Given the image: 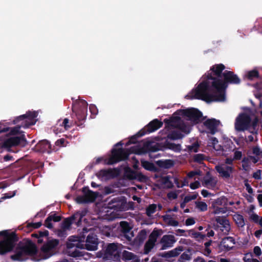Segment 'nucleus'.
Listing matches in <instances>:
<instances>
[{
    "instance_id": "55",
    "label": "nucleus",
    "mask_w": 262,
    "mask_h": 262,
    "mask_svg": "<svg viewBox=\"0 0 262 262\" xmlns=\"http://www.w3.org/2000/svg\"><path fill=\"white\" fill-rule=\"evenodd\" d=\"M89 110L91 114L93 116H96L98 113V110L95 104H90Z\"/></svg>"
},
{
    "instance_id": "8",
    "label": "nucleus",
    "mask_w": 262,
    "mask_h": 262,
    "mask_svg": "<svg viewBox=\"0 0 262 262\" xmlns=\"http://www.w3.org/2000/svg\"><path fill=\"white\" fill-rule=\"evenodd\" d=\"M177 112H179L178 114L186 117L188 120L194 123H198L201 122L203 117L202 113L195 108L179 110L176 112V113Z\"/></svg>"
},
{
    "instance_id": "1",
    "label": "nucleus",
    "mask_w": 262,
    "mask_h": 262,
    "mask_svg": "<svg viewBox=\"0 0 262 262\" xmlns=\"http://www.w3.org/2000/svg\"><path fill=\"white\" fill-rule=\"evenodd\" d=\"M209 78L213 79L211 87L218 93L217 94L210 93L211 86L209 82L204 81L201 82L196 89L192 90L193 96L187 95L190 99H201L207 102L212 101H224L226 99L225 90L229 84H239L241 79L233 72L225 71L223 73V80L221 78H213L211 75Z\"/></svg>"
},
{
    "instance_id": "24",
    "label": "nucleus",
    "mask_w": 262,
    "mask_h": 262,
    "mask_svg": "<svg viewBox=\"0 0 262 262\" xmlns=\"http://www.w3.org/2000/svg\"><path fill=\"white\" fill-rule=\"evenodd\" d=\"M163 125V122L157 119H155L150 121L146 126V128H144L147 133L155 132L161 127Z\"/></svg>"
},
{
    "instance_id": "50",
    "label": "nucleus",
    "mask_w": 262,
    "mask_h": 262,
    "mask_svg": "<svg viewBox=\"0 0 262 262\" xmlns=\"http://www.w3.org/2000/svg\"><path fill=\"white\" fill-rule=\"evenodd\" d=\"M147 177L143 174L141 172H138L137 171L136 175V179L140 182H145L147 180Z\"/></svg>"
},
{
    "instance_id": "61",
    "label": "nucleus",
    "mask_w": 262,
    "mask_h": 262,
    "mask_svg": "<svg viewBox=\"0 0 262 262\" xmlns=\"http://www.w3.org/2000/svg\"><path fill=\"white\" fill-rule=\"evenodd\" d=\"M199 146V145L198 143H194L191 146H189L188 149L191 151L196 152L198 151Z\"/></svg>"
},
{
    "instance_id": "9",
    "label": "nucleus",
    "mask_w": 262,
    "mask_h": 262,
    "mask_svg": "<svg viewBox=\"0 0 262 262\" xmlns=\"http://www.w3.org/2000/svg\"><path fill=\"white\" fill-rule=\"evenodd\" d=\"M84 216L80 211H77L71 216L66 218L61 223L60 227L61 228L69 230L72 224H75L77 226L81 224L82 219Z\"/></svg>"
},
{
    "instance_id": "12",
    "label": "nucleus",
    "mask_w": 262,
    "mask_h": 262,
    "mask_svg": "<svg viewBox=\"0 0 262 262\" xmlns=\"http://www.w3.org/2000/svg\"><path fill=\"white\" fill-rule=\"evenodd\" d=\"M59 243L58 239H52L48 240L43 245L41 248V251L45 255L46 258H48L54 254L52 250L59 245Z\"/></svg>"
},
{
    "instance_id": "46",
    "label": "nucleus",
    "mask_w": 262,
    "mask_h": 262,
    "mask_svg": "<svg viewBox=\"0 0 262 262\" xmlns=\"http://www.w3.org/2000/svg\"><path fill=\"white\" fill-rule=\"evenodd\" d=\"M196 207L201 211H205L207 210V205L205 202L196 201Z\"/></svg>"
},
{
    "instance_id": "4",
    "label": "nucleus",
    "mask_w": 262,
    "mask_h": 262,
    "mask_svg": "<svg viewBox=\"0 0 262 262\" xmlns=\"http://www.w3.org/2000/svg\"><path fill=\"white\" fill-rule=\"evenodd\" d=\"M37 252L36 245L30 242L27 245H18L15 249V253L11 256V258L13 260L25 261L29 256H33Z\"/></svg>"
},
{
    "instance_id": "2",
    "label": "nucleus",
    "mask_w": 262,
    "mask_h": 262,
    "mask_svg": "<svg viewBox=\"0 0 262 262\" xmlns=\"http://www.w3.org/2000/svg\"><path fill=\"white\" fill-rule=\"evenodd\" d=\"M159 149L158 145L157 144L153 145L150 143L145 144L143 147L135 145L126 149L122 148H113L111 156L105 160V163L107 165H113L127 160L130 154L142 155L148 152H156Z\"/></svg>"
},
{
    "instance_id": "59",
    "label": "nucleus",
    "mask_w": 262,
    "mask_h": 262,
    "mask_svg": "<svg viewBox=\"0 0 262 262\" xmlns=\"http://www.w3.org/2000/svg\"><path fill=\"white\" fill-rule=\"evenodd\" d=\"M197 196H198V194H194L192 195H187L185 196L184 199L185 200V201H186L187 203H188L189 202H190L192 200H195L196 199Z\"/></svg>"
},
{
    "instance_id": "32",
    "label": "nucleus",
    "mask_w": 262,
    "mask_h": 262,
    "mask_svg": "<svg viewBox=\"0 0 262 262\" xmlns=\"http://www.w3.org/2000/svg\"><path fill=\"white\" fill-rule=\"evenodd\" d=\"M157 165L161 168L169 169L174 165V162L172 160L167 159L164 160H159L157 162Z\"/></svg>"
},
{
    "instance_id": "25",
    "label": "nucleus",
    "mask_w": 262,
    "mask_h": 262,
    "mask_svg": "<svg viewBox=\"0 0 262 262\" xmlns=\"http://www.w3.org/2000/svg\"><path fill=\"white\" fill-rule=\"evenodd\" d=\"M215 169L221 176L225 178H229L233 171V167L229 166H216Z\"/></svg>"
},
{
    "instance_id": "49",
    "label": "nucleus",
    "mask_w": 262,
    "mask_h": 262,
    "mask_svg": "<svg viewBox=\"0 0 262 262\" xmlns=\"http://www.w3.org/2000/svg\"><path fill=\"white\" fill-rule=\"evenodd\" d=\"M49 216L50 217L51 221H53L54 222H58L61 220V216L60 215H57L55 212L52 211L51 212Z\"/></svg>"
},
{
    "instance_id": "58",
    "label": "nucleus",
    "mask_w": 262,
    "mask_h": 262,
    "mask_svg": "<svg viewBox=\"0 0 262 262\" xmlns=\"http://www.w3.org/2000/svg\"><path fill=\"white\" fill-rule=\"evenodd\" d=\"M244 185L248 192L250 194H252L253 192V190L251 185L249 184L248 180L246 179L244 180Z\"/></svg>"
},
{
    "instance_id": "16",
    "label": "nucleus",
    "mask_w": 262,
    "mask_h": 262,
    "mask_svg": "<svg viewBox=\"0 0 262 262\" xmlns=\"http://www.w3.org/2000/svg\"><path fill=\"white\" fill-rule=\"evenodd\" d=\"M119 228L121 232L120 235L124 237L127 241H131L132 237L134 236V234L131 231L132 228L128 223L126 221L121 222Z\"/></svg>"
},
{
    "instance_id": "29",
    "label": "nucleus",
    "mask_w": 262,
    "mask_h": 262,
    "mask_svg": "<svg viewBox=\"0 0 262 262\" xmlns=\"http://www.w3.org/2000/svg\"><path fill=\"white\" fill-rule=\"evenodd\" d=\"M192 250L188 248L186 251L183 253L179 257L178 262H189L192 258Z\"/></svg>"
},
{
    "instance_id": "7",
    "label": "nucleus",
    "mask_w": 262,
    "mask_h": 262,
    "mask_svg": "<svg viewBox=\"0 0 262 262\" xmlns=\"http://www.w3.org/2000/svg\"><path fill=\"white\" fill-rule=\"evenodd\" d=\"M99 257H102L104 260L118 259L119 254L117 244L115 243L108 244L105 249L99 252Z\"/></svg>"
},
{
    "instance_id": "51",
    "label": "nucleus",
    "mask_w": 262,
    "mask_h": 262,
    "mask_svg": "<svg viewBox=\"0 0 262 262\" xmlns=\"http://www.w3.org/2000/svg\"><path fill=\"white\" fill-rule=\"evenodd\" d=\"M162 182L164 184L167 185V187L168 188H171L173 186V183L170 181L169 178L168 176L162 178Z\"/></svg>"
},
{
    "instance_id": "54",
    "label": "nucleus",
    "mask_w": 262,
    "mask_h": 262,
    "mask_svg": "<svg viewBox=\"0 0 262 262\" xmlns=\"http://www.w3.org/2000/svg\"><path fill=\"white\" fill-rule=\"evenodd\" d=\"M212 208L214 209L213 212L214 214H219L220 213H225L227 211L226 207H220V206H217L216 207Z\"/></svg>"
},
{
    "instance_id": "45",
    "label": "nucleus",
    "mask_w": 262,
    "mask_h": 262,
    "mask_svg": "<svg viewBox=\"0 0 262 262\" xmlns=\"http://www.w3.org/2000/svg\"><path fill=\"white\" fill-rule=\"evenodd\" d=\"M156 244L152 243L149 241H147L144 245V254H148L155 247Z\"/></svg>"
},
{
    "instance_id": "38",
    "label": "nucleus",
    "mask_w": 262,
    "mask_h": 262,
    "mask_svg": "<svg viewBox=\"0 0 262 262\" xmlns=\"http://www.w3.org/2000/svg\"><path fill=\"white\" fill-rule=\"evenodd\" d=\"M137 171H134L130 168L126 169L124 172L125 177L129 180H134L136 179Z\"/></svg>"
},
{
    "instance_id": "17",
    "label": "nucleus",
    "mask_w": 262,
    "mask_h": 262,
    "mask_svg": "<svg viewBox=\"0 0 262 262\" xmlns=\"http://www.w3.org/2000/svg\"><path fill=\"white\" fill-rule=\"evenodd\" d=\"M98 239L94 233H90L85 239V248L89 251H94L97 249Z\"/></svg>"
},
{
    "instance_id": "11",
    "label": "nucleus",
    "mask_w": 262,
    "mask_h": 262,
    "mask_svg": "<svg viewBox=\"0 0 262 262\" xmlns=\"http://www.w3.org/2000/svg\"><path fill=\"white\" fill-rule=\"evenodd\" d=\"M27 140L25 135H21L20 136L12 137L6 139L3 143L4 147L10 148L13 146L20 145L24 146L26 145Z\"/></svg>"
},
{
    "instance_id": "21",
    "label": "nucleus",
    "mask_w": 262,
    "mask_h": 262,
    "mask_svg": "<svg viewBox=\"0 0 262 262\" xmlns=\"http://www.w3.org/2000/svg\"><path fill=\"white\" fill-rule=\"evenodd\" d=\"M220 121L214 118L208 119L204 122V126L209 130V132L214 135L217 132V127L219 125Z\"/></svg>"
},
{
    "instance_id": "35",
    "label": "nucleus",
    "mask_w": 262,
    "mask_h": 262,
    "mask_svg": "<svg viewBox=\"0 0 262 262\" xmlns=\"http://www.w3.org/2000/svg\"><path fill=\"white\" fill-rule=\"evenodd\" d=\"M147 237V232L145 229L141 230L135 238L136 241L139 244H142Z\"/></svg>"
},
{
    "instance_id": "34",
    "label": "nucleus",
    "mask_w": 262,
    "mask_h": 262,
    "mask_svg": "<svg viewBox=\"0 0 262 262\" xmlns=\"http://www.w3.org/2000/svg\"><path fill=\"white\" fill-rule=\"evenodd\" d=\"M227 198H226L225 196H222L217 198L216 200H215L214 201H213L211 204V206L212 207H216L217 206L222 205L226 206L227 205Z\"/></svg>"
},
{
    "instance_id": "52",
    "label": "nucleus",
    "mask_w": 262,
    "mask_h": 262,
    "mask_svg": "<svg viewBox=\"0 0 262 262\" xmlns=\"http://www.w3.org/2000/svg\"><path fill=\"white\" fill-rule=\"evenodd\" d=\"M205 160V156L202 154L194 155L193 156V160L194 162L201 163Z\"/></svg>"
},
{
    "instance_id": "37",
    "label": "nucleus",
    "mask_w": 262,
    "mask_h": 262,
    "mask_svg": "<svg viewBox=\"0 0 262 262\" xmlns=\"http://www.w3.org/2000/svg\"><path fill=\"white\" fill-rule=\"evenodd\" d=\"M233 219L238 227H243L245 226V221L242 215L239 214L234 215Z\"/></svg>"
},
{
    "instance_id": "43",
    "label": "nucleus",
    "mask_w": 262,
    "mask_h": 262,
    "mask_svg": "<svg viewBox=\"0 0 262 262\" xmlns=\"http://www.w3.org/2000/svg\"><path fill=\"white\" fill-rule=\"evenodd\" d=\"M179 125L177 128L180 129L181 132L186 134H188L190 132V127L186 125L182 120Z\"/></svg>"
},
{
    "instance_id": "23",
    "label": "nucleus",
    "mask_w": 262,
    "mask_h": 262,
    "mask_svg": "<svg viewBox=\"0 0 262 262\" xmlns=\"http://www.w3.org/2000/svg\"><path fill=\"white\" fill-rule=\"evenodd\" d=\"M119 170L117 169H101L97 173L98 178H115L118 175Z\"/></svg>"
},
{
    "instance_id": "64",
    "label": "nucleus",
    "mask_w": 262,
    "mask_h": 262,
    "mask_svg": "<svg viewBox=\"0 0 262 262\" xmlns=\"http://www.w3.org/2000/svg\"><path fill=\"white\" fill-rule=\"evenodd\" d=\"M253 178L256 180H260L261 179V170H257L256 172H254L253 174Z\"/></svg>"
},
{
    "instance_id": "15",
    "label": "nucleus",
    "mask_w": 262,
    "mask_h": 262,
    "mask_svg": "<svg viewBox=\"0 0 262 262\" xmlns=\"http://www.w3.org/2000/svg\"><path fill=\"white\" fill-rule=\"evenodd\" d=\"M225 69V66L222 64H215L210 68V73H208L207 75V80H211L213 81V79L210 78L209 75H211L213 78H221L223 77V71Z\"/></svg>"
},
{
    "instance_id": "13",
    "label": "nucleus",
    "mask_w": 262,
    "mask_h": 262,
    "mask_svg": "<svg viewBox=\"0 0 262 262\" xmlns=\"http://www.w3.org/2000/svg\"><path fill=\"white\" fill-rule=\"evenodd\" d=\"M176 242L177 239L174 235L166 234L161 237L159 243L157 245H161L160 250H164L173 247Z\"/></svg>"
},
{
    "instance_id": "26",
    "label": "nucleus",
    "mask_w": 262,
    "mask_h": 262,
    "mask_svg": "<svg viewBox=\"0 0 262 262\" xmlns=\"http://www.w3.org/2000/svg\"><path fill=\"white\" fill-rule=\"evenodd\" d=\"M228 243L234 245L235 244L234 238L231 236H227L223 238L220 243V246L223 247L224 250L226 251H229L232 250L233 247V246H230Z\"/></svg>"
},
{
    "instance_id": "42",
    "label": "nucleus",
    "mask_w": 262,
    "mask_h": 262,
    "mask_svg": "<svg viewBox=\"0 0 262 262\" xmlns=\"http://www.w3.org/2000/svg\"><path fill=\"white\" fill-rule=\"evenodd\" d=\"M190 233L191 234L192 236L197 239L198 241L204 239L206 237V235L203 232H195L193 230H190Z\"/></svg>"
},
{
    "instance_id": "39",
    "label": "nucleus",
    "mask_w": 262,
    "mask_h": 262,
    "mask_svg": "<svg viewBox=\"0 0 262 262\" xmlns=\"http://www.w3.org/2000/svg\"><path fill=\"white\" fill-rule=\"evenodd\" d=\"M142 165L144 168L151 171H156L157 168L155 165L150 162L145 161L142 162Z\"/></svg>"
},
{
    "instance_id": "56",
    "label": "nucleus",
    "mask_w": 262,
    "mask_h": 262,
    "mask_svg": "<svg viewBox=\"0 0 262 262\" xmlns=\"http://www.w3.org/2000/svg\"><path fill=\"white\" fill-rule=\"evenodd\" d=\"M67 230L61 228V229L57 230L56 234L59 237H65L67 236Z\"/></svg>"
},
{
    "instance_id": "22",
    "label": "nucleus",
    "mask_w": 262,
    "mask_h": 262,
    "mask_svg": "<svg viewBox=\"0 0 262 262\" xmlns=\"http://www.w3.org/2000/svg\"><path fill=\"white\" fill-rule=\"evenodd\" d=\"M181 121L182 119L179 116L172 117L164 120L165 127L170 128H177Z\"/></svg>"
},
{
    "instance_id": "63",
    "label": "nucleus",
    "mask_w": 262,
    "mask_h": 262,
    "mask_svg": "<svg viewBox=\"0 0 262 262\" xmlns=\"http://www.w3.org/2000/svg\"><path fill=\"white\" fill-rule=\"evenodd\" d=\"M200 186V183L196 181L193 183H191L190 184V187L192 189H195L198 188Z\"/></svg>"
},
{
    "instance_id": "6",
    "label": "nucleus",
    "mask_w": 262,
    "mask_h": 262,
    "mask_svg": "<svg viewBox=\"0 0 262 262\" xmlns=\"http://www.w3.org/2000/svg\"><path fill=\"white\" fill-rule=\"evenodd\" d=\"M37 117V114L35 112L29 111L26 114H24L16 117L13 120L14 124H17L21 121H23L20 125L17 126L13 128L11 133L13 135H16L19 133V129L21 127L28 128L35 124L34 119Z\"/></svg>"
},
{
    "instance_id": "47",
    "label": "nucleus",
    "mask_w": 262,
    "mask_h": 262,
    "mask_svg": "<svg viewBox=\"0 0 262 262\" xmlns=\"http://www.w3.org/2000/svg\"><path fill=\"white\" fill-rule=\"evenodd\" d=\"M42 225L41 222L37 223H29L26 225V228L28 230H31L33 229H38Z\"/></svg>"
},
{
    "instance_id": "31",
    "label": "nucleus",
    "mask_w": 262,
    "mask_h": 262,
    "mask_svg": "<svg viewBox=\"0 0 262 262\" xmlns=\"http://www.w3.org/2000/svg\"><path fill=\"white\" fill-rule=\"evenodd\" d=\"M162 233V229L155 228L149 236L148 241L156 244L157 238Z\"/></svg>"
},
{
    "instance_id": "3",
    "label": "nucleus",
    "mask_w": 262,
    "mask_h": 262,
    "mask_svg": "<svg viewBox=\"0 0 262 262\" xmlns=\"http://www.w3.org/2000/svg\"><path fill=\"white\" fill-rule=\"evenodd\" d=\"M18 240V238L14 232L11 233L7 231L0 232V254L3 255L12 250Z\"/></svg>"
},
{
    "instance_id": "18",
    "label": "nucleus",
    "mask_w": 262,
    "mask_h": 262,
    "mask_svg": "<svg viewBox=\"0 0 262 262\" xmlns=\"http://www.w3.org/2000/svg\"><path fill=\"white\" fill-rule=\"evenodd\" d=\"M35 149L38 152H47L48 154H50L54 150V149L52 148L51 144L47 140L40 141L35 145Z\"/></svg>"
},
{
    "instance_id": "33",
    "label": "nucleus",
    "mask_w": 262,
    "mask_h": 262,
    "mask_svg": "<svg viewBox=\"0 0 262 262\" xmlns=\"http://www.w3.org/2000/svg\"><path fill=\"white\" fill-rule=\"evenodd\" d=\"M146 134V132L144 129H142L138 132L135 135L132 136L128 142L126 143V146H128L132 144H135L137 142V138L144 136Z\"/></svg>"
},
{
    "instance_id": "62",
    "label": "nucleus",
    "mask_w": 262,
    "mask_h": 262,
    "mask_svg": "<svg viewBox=\"0 0 262 262\" xmlns=\"http://www.w3.org/2000/svg\"><path fill=\"white\" fill-rule=\"evenodd\" d=\"M65 142L66 140L64 138H60L55 142V145L58 146H66Z\"/></svg>"
},
{
    "instance_id": "44",
    "label": "nucleus",
    "mask_w": 262,
    "mask_h": 262,
    "mask_svg": "<svg viewBox=\"0 0 262 262\" xmlns=\"http://www.w3.org/2000/svg\"><path fill=\"white\" fill-rule=\"evenodd\" d=\"M157 205L152 204L149 205L146 209V213L148 216H150L152 214L154 213L157 209Z\"/></svg>"
},
{
    "instance_id": "14",
    "label": "nucleus",
    "mask_w": 262,
    "mask_h": 262,
    "mask_svg": "<svg viewBox=\"0 0 262 262\" xmlns=\"http://www.w3.org/2000/svg\"><path fill=\"white\" fill-rule=\"evenodd\" d=\"M126 203L125 198L117 196L111 199L108 203V208L117 211H121L124 209Z\"/></svg>"
},
{
    "instance_id": "53",
    "label": "nucleus",
    "mask_w": 262,
    "mask_h": 262,
    "mask_svg": "<svg viewBox=\"0 0 262 262\" xmlns=\"http://www.w3.org/2000/svg\"><path fill=\"white\" fill-rule=\"evenodd\" d=\"M60 125L63 126L65 129L68 130L71 128L72 124L70 122L69 119L64 118Z\"/></svg>"
},
{
    "instance_id": "60",
    "label": "nucleus",
    "mask_w": 262,
    "mask_h": 262,
    "mask_svg": "<svg viewBox=\"0 0 262 262\" xmlns=\"http://www.w3.org/2000/svg\"><path fill=\"white\" fill-rule=\"evenodd\" d=\"M242 158V152L241 151L236 150L234 152L233 159L234 160H239Z\"/></svg>"
},
{
    "instance_id": "19",
    "label": "nucleus",
    "mask_w": 262,
    "mask_h": 262,
    "mask_svg": "<svg viewBox=\"0 0 262 262\" xmlns=\"http://www.w3.org/2000/svg\"><path fill=\"white\" fill-rule=\"evenodd\" d=\"M184 250V247L179 246L171 250L159 253L158 255L166 259H169L178 256Z\"/></svg>"
},
{
    "instance_id": "20",
    "label": "nucleus",
    "mask_w": 262,
    "mask_h": 262,
    "mask_svg": "<svg viewBox=\"0 0 262 262\" xmlns=\"http://www.w3.org/2000/svg\"><path fill=\"white\" fill-rule=\"evenodd\" d=\"M215 221L220 225V230L226 234H228L231 229L229 220L226 217L217 216L215 217Z\"/></svg>"
},
{
    "instance_id": "41",
    "label": "nucleus",
    "mask_w": 262,
    "mask_h": 262,
    "mask_svg": "<svg viewBox=\"0 0 262 262\" xmlns=\"http://www.w3.org/2000/svg\"><path fill=\"white\" fill-rule=\"evenodd\" d=\"M249 80H252L259 77V72L257 70H253L247 72L246 75Z\"/></svg>"
},
{
    "instance_id": "48",
    "label": "nucleus",
    "mask_w": 262,
    "mask_h": 262,
    "mask_svg": "<svg viewBox=\"0 0 262 262\" xmlns=\"http://www.w3.org/2000/svg\"><path fill=\"white\" fill-rule=\"evenodd\" d=\"M224 148L225 149L224 152L233 150L234 145L233 143L231 141H227L223 145Z\"/></svg>"
},
{
    "instance_id": "36",
    "label": "nucleus",
    "mask_w": 262,
    "mask_h": 262,
    "mask_svg": "<svg viewBox=\"0 0 262 262\" xmlns=\"http://www.w3.org/2000/svg\"><path fill=\"white\" fill-rule=\"evenodd\" d=\"M183 136V135H182L179 131L173 130L167 135V138L170 140H174L182 139Z\"/></svg>"
},
{
    "instance_id": "30",
    "label": "nucleus",
    "mask_w": 262,
    "mask_h": 262,
    "mask_svg": "<svg viewBox=\"0 0 262 262\" xmlns=\"http://www.w3.org/2000/svg\"><path fill=\"white\" fill-rule=\"evenodd\" d=\"M218 143L219 141L216 138L212 137L210 139V142L208 144L209 146L212 147L216 151L224 152L225 149L223 146L219 144Z\"/></svg>"
},
{
    "instance_id": "57",
    "label": "nucleus",
    "mask_w": 262,
    "mask_h": 262,
    "mask_svg": "<svg viewBox=\"0 0 262 262\" xmlns=\"http://www.w3.org/2000/svg\"><path fill=\"white\" fill-rule=\"evenodd\" d=\"M44 225L48 229H52L53 226L50 217L49 216L45 220Z\"/></svg>"
},
{
    "instance_id": "40",
    "label": "nucleus",
    "mask_w": 262,
    "mask_h": 262,
    "mask_svg": "<svg viewBox=\"0 0 262 262\" xmlns=\"http://www.w3.org/2000/svg\"><path fill=\"white\" fill-rule=\"evenodd\" d=\"M165 145L167 148L172 150L174 151H179L181 150V145L176 144L173 143L165 142Z\"/></svg>"
},
{
    "instance_id": "28",
    "label": "nucleus",
    "mask_w": 262,
    "mask_h": 262,
    "mask_svg": "<svg viewBox=\"0 0 262 262\" xmlns=\"http://www.w3.org/2000/svg\"><path fill=\"white\" fill-rule=\"evenodd\" d=\"M204 185L208 188H214L216 185V181L212 176H206L203 179Z\"/></svg>"
},
{
    "instance_id": "5",
    "label": "nucleus",
    "mask_w": 262,
    "mask_h": 262,
    "mask_svg": "<svg viewBox=\"0 0 262 262\" xmlns=\"http://www.w3.org/2000/svg\"><path fill=\"white\" fill-rule=\"evenodd\" d=\"M72 99L73 101L72 107V111L79 122L78 123L75 121V123L77 125L80 126L82 124L81 122L86 119L88 104L85 100L83 99L74 100L73 98Z\"/></svg>"
},
{
    "instance_id": "27",
    "label": "nucleus",
    "mask_w": 262,
    "mask_h": 262,
    "mask_svg": "<svg viewBox=\"0 0 262 262\" xmlns=\"http://www.w3.org/2000/svg\"><path fill=\"white\" fill-rule=\"evenodd\" d=\"M88 202H93L96 198L97 194L93 191L89 189V187H84L82 190Z\"/></svg>"
},
{
    "instance_id": "10",
    "label": "nucleus",
    "mask_w": 262,
    "mask_h": 262,
    "mask_svg": "<svg viewBox=\"0 0 262 262\" xmlns=\"http://www.w3.org/2000/svg\"><path fill=\"white\" fill-rule=\"evenodd\" d=\"M251 118L245 113L241 114L236 119L235 128L238 132L244 131L248 128L251 123Z\"/></svg>"
}]
</instances>
